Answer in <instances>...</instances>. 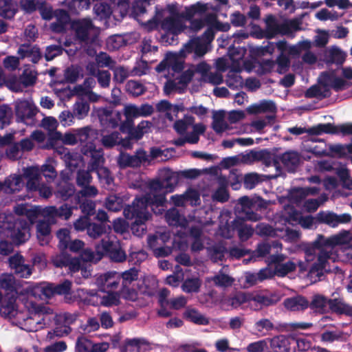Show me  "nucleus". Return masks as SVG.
Masks as SVG:
<instances>
[{"instance_id": "f257e3e1", "label": "nucleus", "mask_w": 352, "mask_h": 352, "mask_svg": "<svg viewBox=\"0 0 352 352\" xmlns=\"http://www.w3.org/2000/svg\"><path fill=\"white\" fill-rule=\"evenodd\" d=\"M0 228L1 232L16 245L24 243L30 237L29 223L21 217H8Z\"/></svg>"}, {"instance_id": "f03ea898", "label": "nucleus", "mask_w": 352, "mask_h": 352, "mask_svg": "<svg viewBox=\"0 0 352 352\" xmlns=\"http://www.w3.org/2000/svg\"><path fill=\"white\" fill-rule=\"evenodd\" d=\"M166 193L151 192L136 197L131 204L144 212H149L148 208L156 215L164 214L167 208Z\"/></svg>"}, {"instance_id": "7ed1b4c3", "label": "nucleus", "mask_w": 352, "mask_h": 352, "mask_svg": "<svg viewBox=\"0 0 352 352\" xmlns=\"http://www.w3.org/2000/svg\"><path fill=\"white\" fill-rule=\"evenodd\" d=\"M123 214L126 219L132 221L131 230L134 235L142 236L146 232V223L152 217L150 212H144L135 206L130 204L124 208Z\"/></svg>"}, {"instance_id": "20e7f679", "label": "nucleus", "mask_w": 352, "mask_h": 352, "mask_svg": "<svg viewBox=\"0 0 352 352\" xmlns=\"http://www.w3.org/2000/svg\"><path fill=\"white\" fill-rule=\"evenodd\" d=\"M71 30L74 33L75 40L80 43L87 44L91 42L90 32L95 26L89 18L74 19L70 23Z\"/></svg>"}, {"instance_id": "39448f33", "label": "nucleus", "mask_w": 352, "mask_h": 352, "mask_svg": "<svg viewBox=\"0 0 352 352\" xmlns=\"http://www.w3.org/2000/svg\"><path fill=\"white\" fill-rule=\"evenodd\" d=\"M102 254L108 256L111 261L121 263L126 260V254L122 249L119 242L109 240H101Z\"/></svg>"}, {"instance_id": "423d86ee", "label": "nucleus", "mask_w": 352, "mask_h": 352, "mask_svg": "<svg viewBox=\"0 0 352 352\" xmlns=\"http://www.w3.org/2000/svg\"><path fill=\"white\" fill-rule=\"evenodd\" d=\"M251 303L255 310L276 305L280 300V296L276 292H261L250 294Z\"/></svg>"}, {"instance_id": "0eeeda50", "label": "nucleus", "mask_w": 352, "mask_h": 352, "mask_svg": "<svg viewBox=\"0 0 352 352\" xmlns=\"http://www.w3.org/2000/svg\"><path fill=\"white\" fill-rule=\"evenodd\" d=\"M37 113V109L26 100L17 102L15 106L16 120L26 124H31Z\"/></svg>"}, {"instance_id": "6e6552de", "label": "nucleus", "mask_w": 352, "mask_h": 352, "mask_svg": "<svg viewBox=\"0 0 352 352\" xmlns=\"http://www.w3.org/2000/svg\"><path fill=\"white\" fill-rule=\"evenodd\" d=\"M147 160L148 157L146 151L140 149L133 155L121 152L118 158V163L121 168H137L140 167L142 162H145Z\"/></svg>"}, {"instance_id": "1a4fd4ad", "label": "nucleus", "mask_w": 352, "mask_h": 352, "mask_svg": "<svg viewBox=\"0 0 352 352\" xmlns=\"http://www.w3.org/2000/svg\"><path fill=\"white\" fill-rule=\"evenodd\" d=\"M120 282V273L116 272H108L96 279V284L102 292L115 291L118 288Z\"/></svg>"}, {"instance_id": "9d476101", "label": "nucleus", "mask_w": 352, "mask_h": 352, "mask_svg": "<svg viewBox=\"0 0 352 352\" xmlns=\"http://www.w3.org/2000/svg\"><path fill=\"white\" fill-rule=\"evenodd\" d=\"M17 54L21 59L30 58L34 63H38L43 58V54L37 45H32L30 43L21 44L17 50Z\"/></svg>"}, {"instance_id": "9b49d317", "label": "nucleus", "mask_w": 352, "mask_h": 352, "mask_svg": "<svg viewBox=\"0 0 352 352\" xmlns=\"http://www.w3.org/2000/svg\"><path fill=\"white\" fill-rule=\"evenodd\" d=\"M340 243V238L338 236H332L326 238L322 234H319L317 239L313 242L312 248L306 250V253L312 255L315 252V250H331L335 246Z\"/></svg>"}, {"instance_id": "f8f14e48", "label": "nucleus", "mask_w": 352, "mask_h": 352, "mask_svg": "<svg viewBox=\"0 0 352 352\" xmlns=\"http://www.w3.org/2000/svg\"><path fill=\"white\" fill-rule=\"evenodd\" d=\"M349 124H352V123L347 122L338 126H336L331 123L318 124L309 128L308 134L311 135H319L322 133L338 134L341 133L343 135H352V133H344L342 131V127L343 126H348Z\"/></svg>"}, {"instance_id": "ddd939ff", "label": "nucleus", "mask_w": 352, "mask_h": 352, "mask_svg": "<svg viewBox=\"0 0 352 352\" xmlns=\"http://www.w3.org/2000/svg\"><path fill=\"white\" fill-rule=\"evenodd\" d=\"M283 304L289 311H304L309 308V301L302 295H296L285 298Z\"/></svg>"}, {"instance_id": "4468645a", "label": "nucleus", "mask_w": 352, "mask_h": 352, "mask_svg": "<svg viewBox=\"0 0 352 352\" xmlns=\"http://www.w3.org/2000/svg\"><path fill=\"white\" fill-rule=\"evenodd\" d=\"M329 309L331 313L337 315L352 316V306L346 302L342 297L329 298Z\"/></svg>"}, {"instance_id": "2eb2a0df", "label": "nucleus", "mask_w": 352, "mask_h": 352, "mask_svg": "<svg viewBox=\"0 0 352 352\" xmlns=\"http://www.w3.org/2000/svg\"><path fill=\"white\" fill-rule=\"evenodd\" d=\"M280 160L288 172L294 173L300 164V155L297 151H288L280 156Z\"/></svg>"}, {"instance_id": "dca6fc26", "label": "nucleus", "mask_w": 352, "mask_h": 352, "mask_svg": "<svg viewBox=\"0 0 352 352\" xmlns=\"http://www.w3.org/2000/svg\"><path fill=\"white\" fill-rule=\"evenodd\" d=\"M160 177L164 187V192L166 194L172 192L180 179L177 172H174L168 168L162 170Z\"/></svg>"}, {"instance_id": "f3484780", "label": "nucleus", "mask_w": 352, "mask_h": 352, "mask_svg": "<svg viewBox=\"0 0 352 352\" xmlns=\"http://www.w3.org/2000/svg\"><path fill=\"white\" fill-rule=\"evenodd\" d=\"M270 347L274 352H289L292 346V337L279 335L270 339Z\"/></svg>"}, {"instance_id": "a211bd4d", "label": "nucleus", "mask_w": 352, "mask_h": 352, "mask_svg": "<svg viewBox=\"0 0 352 352\" xmlns=\"http://www.w3.org/2000/svg\"><path fill=\"white\" fill-rule=\"evenodd\" d=\"M232 229L237 231L239 239L241 241H248L254 234V229L251 226L247 225L243 219H235L232 221Z\"/></svg>"}, {"instance_id": "6ab92c4d", "label": "nucleus", "mask_w": 352, "mask_h": 352, "mask_svg": "<svg viewBox=\"0 0 352 352\" xmlns=\"http://www.w3.org/2000/svg\"><path fill=\"white\" fill-rule=\"evenodd\" d=\"M329 299L322 294H315L309 302V307L314 312L324 314L328 312Z\"/></svg>"}, {"instance_id": "aec40b11", "label": "nucleus", "mask_w": 352, "mask_h": 352, "mask_svg": "<svg viewBox=\"0 0 352 352\" xmlns=\"http://www.w3.org/2000/svg\"><path fill=\"white\" fill-rule=\"evenodd\" d=\"M76 188L73 184L67 181L60 182L57 186L55 195L57 197L63 201L68 200L70 197L75 196ZM72 203L74 201V198L72 200Z\"/></svg>"}, {"instance_id": "412c9836", "label": "nucleus", "mask_w": 352, "mask_h": 352, "mask_svg": "<svg viewBox=\"0 0 352 352\" xmlns=\"http://www.w3.org/2000/svg\"><path fill=\"white\" fill-rule=\"evenodd\" d=\"M183 317L196 324L208 325L209 324V320L195 308L187 307L183 313Z\"/></svg>"}, {"instance_id": "4be33fe9", "label": "nucleus", "mask_w": 352, "mask_h": 352, "mask_svg": "<svg viewBox=\"0 0 352 352\" xmlns=\"http://www.w3.org/2000/svg\"><path fill=\"white\" fill-rule=\"evenodd\" d=\"M90 160L87 164V169L91 172H95L104 166L105 158L102 150L93 149L91 151Z\"/></svg>"}, {"instance_id": "5701e85b", "label": "nucleus", "mask_w": 352, "mask_h": 352, "mask_svg": "<svg viewBox=\"0 0 352 352\" xmlns=\"http://www.w3.org/2000/svg\"><path fill=\"white\" fill-rule=\"evenodd\" d=\"M208 5V3H204L198 1L189 7H186L184 12V17L186 20H191L196 14H204L208 9H210Z\"/></svg>"}, {"instance_id": "b1692460", "label": "nucleus", "mask_w": 352, "mask_h": 352, "mask_svg": "<svg viewBox=\"0 0 352 352\" xmlns=\"http://www.w3.org/2000/svg\"><path fill=\"white\" fill-rule=\"evenodd\" d=\"M321 76L324 77V80L331 82L330 87L336 92L344 90L351 85V82H348L343 78L327 72H323Z\"/></svg>"}, {"instance_id": "393cba45", "label": "nucleus", "mask_w": 352, "mask_h": 352, "mask_svg": "<svg viewBox=\"0 0 352 352\" xmlns=\"http://www.w3.org/2000/svg\"><path fill=\"white\" fill-rule=\"evenodd\" d=\"M302 22L298 19H293L280 23L279 34L282 35H290L294 32L301 30Z\"/></svg>"}, {"instance_id": "a878e982", "label": "nucleus", "mask_w": 352, "mask_h": 352, "mask_svg": "<svg viewBox=\"0 0 352 352\" xmlns=\"http://www.w3.org/2000/svg\"><path fill=\"white\" fill-rule=\"evenodd\" d=\"M165 218L167 223L173 226H183L186 222L184 217L181 215L179 211L175 207L165 211Z\"/></svg>"}, {"instance_id": "bb28decb", "label": "nucleus", "mask_w": 352, "mask_h": 352, "mask_svg": "<svg viewBox=\"0 0 352 352\" xmlns=\"http://www.w3.org/2000/svg\"><path fill=\"white\" fill-rule=\"evenodd\" d=\"M227 302L233 308H237L246 302H248L250 306L253 307V305L251 303L250 294L243 292H236L234 295L229 296Z\"/></svg>"}, {"instance_id": "cd10ccee", "label": "nucleus", "mask_w": 352, "mask_h": 352, "mask_svg": "<svg viewBox=\"0 0 352 352\" xmlns=\"http://www.w3.org/2000/svg\"><path fill=\"white\" fill-rule=\"evenodd\" d=\"M16 6L13 0H0V16L8 19H12L17 11Z\"/></svg>"}, {"instance_id": "c85d7f7f", "label": "nucleus", "mask_w": 352, "mask_h": 352, "mask_svg": "<svg viewBox=\"0 0 352 352\" xmlns=\"http://www.w3.org/2000/svg\"><path fill=\"white\" fill-rule=\"evenodd\" d=\"M151 126V122L147 120L141 121L136 127L133 126L131 130L126 133L129 138L139 140L142 138L144 133H147V129Z\"/></svg>"}, {"instance_id": "c756f323", "label": "nucleus", "mask_w": 352, "mask_h": 352, "mask_svg": "<svg viewBox=\"0 0 352 352\" xmlns=\"http://www.w3.org/2000/svg\"><path fill=\"white\" fill-rule=\"evenodd\" d=\"M346 54L337 47H332L329 52L327 58V63H335L337 65H342L346 60Z\"/></svg>"}, {"instance_id": "7c9ffc66", "label": "nucleus", "mask_w": 352, "mask_h": 352, "mask_svg": "<svg viewBox=\"0 0 352 352\" xmlns=\"http://www.w3.org/2000/svg\"><path fill=\"white\" fill-rule=\"evenodd\" d=\"M15 301L12 295L7 302H3L0 307V314L6 318H14L17 313Z\"/></svg>"}, {"instance_id": "2f4dec72", "label": "nucleus", "mask_w": 352, "mask_h": 352, "mask_svg": "<svg viewBox=\"0 0 352 352\" xmlns=\"http://www.w3.org/2000/svg\"><path fill=\"white\" fill-rule=\"evenodd\" d=\"M3 184V187L6 188V191L13 193L21 190L23 186V179L21 175L10 176L6 179Z\"/></svg>"}, {"instance_id": "473e14b6", "label": "nucleus", "mask_w": 352, "mask_h": 352, "mask_svg": "<svg viewBox=\"0 0 352 352\" xmlns=\"http://www.w3.org/2000/svg\"><path fill=\"white\" fill-rule=\"evenodd\" d=\"M54 283H43L34 287L32 291V295L36 296L38 295L41 298V296H43L45 298L50 299L54 296Z\"/></svg>"}, {"instance_id": "72a5a7b5", "label": "nucleus", "mask_w": 352, "mask_h": 352, "mask_svg": "<svg viewBox=\"0 0 352 352\" xmlns=\"http://www.w3.org/2000/svg\"><path fill=\"white\" fill-rule=\"evenodd\" d=\"M74 205L78 206L84 214V216L90 217L95 214L96 212V203L95 201L87 199H81L80 198V201L77 202L76 200H74Z\"/></svg>"}, {"instance_id": "f704fd0d", "label": "nucleus", "mask_w": 352, "mask_h": 352, "mask_svg": "<svg viewBox=\"0 0 352 352\" xmlns=\"http://www.w3.org/2000/svg\"><path fill=\"white\" fill-rule=\"evenodd\" d=\"M265 30H266L267 34L269 35L270 38L275 37L277 34H279L280 23H278L277 19L274 15H268L265 19Z\"/></svg>"}, {"instance_id": "c9c22d12", "label": "nucleus", "mask_w": 352, "mask_h": 352, "mask_svg": "<svg viewBox=\"0 0 352 352\" xmlns=\"http://www.w3.org/2000/svg\"><path fill=\"white\" fill-rule=\"evenodd\" d=\"M315 219L319 223H326L331 227L337 226L338 214L332 212H319Z\"/></svg>"}, {"instance_id": "e433bc0d", "label": "nucleus", "mask_w": 352, "mask_h": 352, "mask_svg": "<svg viewBox=\"0 0 352 352\" xmlns=\"http://www.w3.org/2000/svg\"><path fill=\"white\" fill-rule=\"evenodd\" d=\"M19 80L24 87L33 86L37 80V72L29 68L25 69L19 76Z\"/></svg>"}, {"instance_id": "4c0bfd02", "label": "nucleus", "mask_w": 352, "mask_h": 352, "mask_svg": "<svg viewBox=\"0 0 352 352\" xmlns=\"http://www.w3.org/2000/svg\"><path fill=\"white\" fill-rule=\"evenodd\" d=\"M138 276L139 270L134 267L121 273L120 280L122 279V287H128L133 281L138 280Z\"/></svg>"}, {"instance_id": "58836bf2", "label": "nucleus", "mask_w": 352, "mask_h": 352, "mask_svg": "<svg viewBox=\"0 0 352 352\" xmlns=\"http://www.w3.org/2000/svg\"><path fill=\"white\" fill-rule=\"evenodd\" d=\"M94 11L96 17L100 21L109 19L112 14L111 8L107 3L95 4L94 6Z\"/></svg>"}, {"instance_id": "ea45409f", "label": "nucleus", "mask_w": 352, "mask_h": 352, "mask_svg": "<svg viewBox=\"0 0 352 352\" xmlns=\"http://www.w3.org/2000/svg\"><path fill=\"white\" fill-rule=\"evenodd\" d=\"M91 173L92 172L89 169L78 170L76 175V185L82 188V186H85V185L91 184L93 180Z\"/></svg>"}, {"instance_id": "a19ab883", "label": "nucleus", "mask_w": 352, "mask_h": 352, "mask_svg": "<svg viewBox=\"0 0 352 352\" xmlns=\"http://www.w3.org/2000/svg\"><path fill=\"white\" fill-rule=\"evenodd\" d=\"M102 116H104L105 121L108 122V126L113 129L116 128L121 120V113L117 111L104 109Z\"/></svg>"}, {"instance_id": "79ce46f5", "label": "nucleus", "mask_w": 352, "mask_h": 352, "mask_svg": "<svg viewBox=\"0 0 352 352\" xmlns=\"http://www.w3.org/2000/svg\"><path fill=\"white\" fill-rule=\"evenodd\" d=\"M81 189L75 195L74 200L80 201V198L95 197L98 194V190L95 186L88 184L80 188Z\"/></svg>"}, {"instance_id": "37998d69", "label": "nucleus", "mask_w": 352, "mask_h": 352, "mask_svg": "<svg viewBox=\"0 0 352 352\" xmlns=\"http://www.w3.org/2000/svg\"><path fill=\"white\" fill-rule=\"evenodd\" d=\"M201 285V282L199 278H188L183 282L182 289L186 293H197Z\"/></svg>"}, {"instance_id": "c03bdc74", "label": "nucleus", "mask_w": 352, "mask_h": 352, "mask_svg": "<svg viewBox=\"0 0 352 352\" xmlns=\"http://www.w3.org/2000/svg\"><path fill=\"white\" fill-rule=\"evenodd\" d=\"M157 238L155 235L150 236L148 239V245L153 249V252L157 257H166L172 253V248L168 246L154 248V243Z\"/></svg>"}, {"instance_id": "a18cd8bd", "label": "nucleus", "mask_w": 352, "mask_h": 352, "mask_svg": "<svg viewBox=\"0 0 352 352\" xmlns=\"http://www.w3.org/2000/svg\"><path fill=\"white\" fill-rule=\"evenodd\" d=\"M12 108L8 105L3 104L0 106V129H3L11 123L12 118Z\"/></svg>"}, {"instance_id": "49530a36", "label": "nucleus", "mask_w": 352, "mask_h": 352, "mask_svg": "<svg viewBox=\"0 0 352 352\" xmlns=\"http://www.w3.org/2000/svg\"><path fill=\"white\" fill-rule=\"evenodd\" d=\"M105 206L110 211L118 212L123 208V201L120 197L110 195L106 198Z\"/></svg>"}, {"instance_id": "de8ad7c7", "label": "nucleus", "mask_w": 352, "mask_h": 352, "mask_svg": "<svg viewBox=\"0 0 352 352\" xmlns=\"http://www.w3.org/2000/svg\"><path fill=\"white\" fill-rule=\"evenodd\" d=\"M254 329L257 332L263 333V335L264 331L268 332L278 329V328L270 319L265 318H261L256 321L254 324Z\"/></svg>"}, {"instance_id": "09e8293b", "label": "nucleus", "mask_w": 352, "mask_h": 352, "mask_svg": "<svg viewBox=\"0 0 352 352\" xmlns=\"http://www.w3.org/2000/svg\"><path fill=\"white\" fill-rule=\"evenodd\" d=\"M0 287L8 294L16 292L15 282L12 275L5 274L0 278Z\"/></svg>"}, {"instance_id": "8fccbe9b", "label": "nucleus", "mask_w": 352, "mask_h": 352, "mask_svg": "<svg viewBox=\"0 0 352 352\" xmlns=\"http://www.w3.org/2000/svg\"><path fill=\"white\" fill-rule=\"evenodd\" d=\"M217 287L226 288L232 285L234 279L226 274H218L212 278Z\"/></svg>"}, {"instance_id": "3c124183", "label": "nucleus", "mask_w": 352, "mask_h": 352, "mask_svg": "<svg viewBox=\"0 0 352 352\" xmlns=\"http://www.w3.org/2000/svg\"><path fill=\"white\" fill-rule=\"evenodd\" d=\"M321 340L324 342H333L334 341H346V338L343 331H326L321 335Z\"/></svg>"}, {"instance_id": "603ef678", "label": "nucleus", "mask_w": 352, "mask_h": 352, "mask_svg": "<svg viewBox=\"0 0 352 352\" xmlns=\"http://www.w3.org/2000/svg\"><path fill=\"white\" fill-rule=\"evenodd\" d=\"M56 236L58 239V247L59 250H67L68 243L71 240L70 231L67 228H61L56 232Z\"/></svg>"}, {"instance_id": "864d4df0", "label": "nucleus", "mask_w": 352, "mask_h": 352, "mask_svg": "<svg viewBox=\"0 0 352 352\" xmlns=\"http://www.w3.org/2000/svg\"><path fill=\"white\" fill-rule=\"evenodd\" d=\"M126 91L134 96L142 95L146 91L145 87L136 80H129L126 85Z\"/></svg>"}, {"instance_id": "5fc2aeb1", "label": "nucleus", "mask_w": 352, "mask_h": 352, "mask_svg": "<svg viewBox=\"0 0 352 352\" xmlns=\"http://www.w3.org/2000/svg\"><path fill=\"white\" fill-rule=\"evenodd\" d=\"M296 267V264L293 261H289L285 263L275 265L274 269L276 275L279 277H284L287 274L295 271Z\"/></svg>"}, {"instance_id": "6e6d98bb", "label": "nucleus", "mask_w": 352, "mask_h": 352, "mask_svg": "<svg viewBox=\"0 0 352 352\" xmlns=\"http://www.w3.org/2000/svg\"><path fill=\"white\" fill-rule=\"evenodd\" d=\"M95 173H97L99 182L101 184L110 186L113 182V177L109 169L104 166L99 168Z\"/></svg>"}, {"instance_id": "4d7b16f0", "label": "nucleus", "mask_w": 352, "mask_h": 352, "mask_svg": "<svg viewBox=\"0 0 352 352\" xmlns=\"http://www.w3.org/2000/svg\"><path fill=\"white\" fill-rule=\"evenodd\" d=\"M87 232L90 237L97 239L106 232V226L103 223H90Z\"/></svg>"}, {"instance_id": "13d9d810", "label": "nucleus", "mask_w": 352, "mask_h": 352, "mask_svg": "<svg viewBox=\"0 0 352 352\" xmlns=\"http://www.w3.org/2000/svg\"><path fill=\"white\" fill-rule=\"evenodd\" d=\"M63 51L64 48L60 45H50L46 47L44 57L47 61H50L61 55Z\"/></svg>"}, {"instance_id": "bf43d9fd", "label": "nucleus", "mask_w": 352, "mask_h": 352, "mask_svg": "<svg viewBox=\"0 0 352 352\" xmlns=\"http://www.w3.org/2000/svg\"><path fill=\"white\" fill-rule=\"evenodd\" d=\"M120 133L117 131L112 132L109 135H103L101 140L102 145L107 148H111L118 145Z\"/></svg>"}, {"instance_id": "052dcab7", "label": "nucleus", "mask_w": 352, "mask_h": 352, "mask_svg": "<svg viewBox=\"0 0 352 352\" xmlns=\"http://www.w3.org/2000/svg\"><path fill=\"white\" fill-rule=\"evenodd\" d=\"M262 182L260 175L256 173H248L245 175L243 184L247 189H253L255 186Z\"/></svg>"}, {"instance_id": "680f3d73", "label": "nucleus", "mask_w": 352, "mask_h": 352, "mask_svg": "<svg viewBox=\"0 0 352 352\" xmlns=\"http://www.w3.org/2000/svg\"><path fill=\"white\" fill-rule=\"evenodd\" d=\"M60 252L53 260L54 265L57 267H67L72 258L67 250H60Z\"/></svg>"}, {"instance_id": "e2e57ef3", "label": "nucleus", "mask_w": 352, "mask_h": 352, "mask_svg": "<svg viewBox=\"0 0 352 352\" xmlns=\"http://www.w3.org/2000/svg\"><path fill=\"white\" fill-rule=\"evenodd\" d=\"M54 292L55 295H65L70 294L72 289V282L69 280H65L59 284L54 283Z\"/></svg>"}, {"instance_id": "0e129e2a", "label": "nucleus", "mask_w": 352, "mask_h": 352, "mask_svg": "<svg viewBox=\"0 0 352 352\" xmlns=\"http://www.w3.org/2000/svg\"><path fill=\"white\" fill-rule=\"evenodd\" d=\"M37 10L39 11L42 19L44 20H50L54 15L52 7L47 5L45 0H43L40 2Z\"/></svg>"}, {"instance_id": "69168bd1", "label": "nucleus", "mask_w": 352, "mask_h": 352, "mask_svg": "<svg viewBox=\"0 0 352 352\" xmlns=\"http://www.w3.org/2000/svg\"><path fill=\"white\" fill-rule=\"evenodd\" d=\"M92 344L91 340L84 336H80L76 342V352H90Z\"/></svg>"}, {"instance_id": "338daca9", "label": "nucleus", "mask_w": 352, "mask_h": 352, "mask_svg": "<svg viewBox=\"0 0 352 352\" xmlns=\"http://www.w3.org/2000/svg\"><path fill=\"white\" fill-rule=\"evenodd\" d=\"M74 209H78V206L72 203V205H69L65 203L62 204L58 208V217L65 220H67L72 215V211Z\"/></svg>"}, {"instance_id": "774afa93", "label": "nucleus", "mask_w": 352, "mask_h": 352, "mask_svg": "<svg viewBox=\"0 0 352 352\" xmlns=\"http://www.w3.org/2000/svg\"><path fill=\"white\" fill-rule=\"evenodd\" d=\"M107 295L102 298V302L104 306L110 307L118 305L120 303V294L114 291L105 292Z\"/></svg>"}]
</instances>
